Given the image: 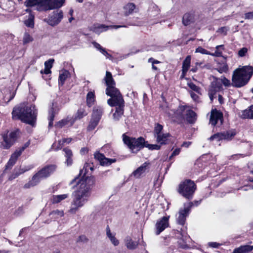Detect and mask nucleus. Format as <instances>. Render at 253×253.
<instances>
[{
    "label": "nucleus",
    "mask_w": 253,
    "mask_h": 253,
    "mask_svg": "<svg viewBox=\"0 0 253 253\" xmlns=\"http://www.w3.org/2000/svg\"><path fill=\"white\" fill-rule=\"evenodd\" d=\"M170 112L167 113L168 116L172 119L175 118L179 121L186 120L189 123L193 124L197 119L196 113L187 106H180L175 112Z\"/></svg>",
    "instance_id": "20e7f679"
},
{
    "label": "nucleus",
    "mask_w": 253,
    "mask_h": 253,
    "mask_svg": "<svg viewBox=\"0 0 253 253\" xmlns=\"http://www.w3.org/2000/svg\"><path fill=\"white\" fill-rule=\"evenodd\" d=\"M123 137L124 143L128 147L132 153H137L144 147H148L145 139L142 137L136 139L129 137L124 134Z\"/></svg>",
    "instance_id": "39448f33"
},
{
    "label": "nucleus",
    "mask_w": 253,
    "mask_h": 253,
    "mask_svg": "<svg viewBox=\"0 0 253 253\" xmlns=\"http://www.w3.org/2000/svg\"><path fill=\"white\" fill-rule=\"evenodd\" d=\"M169 136V133H162L160 135L156 136L157 142L162 145L165 144L166 143Z\"/></svg>",
    "instance_id": "4c0bfd02"
},
{
    "label": "nucleus",
    "mask_w": 253,
    "mask_h": 253,
    "mask_svg": "<svg viewBox=\"0 0 253 253\" xmlns=\"http://www.w3.org/2000/svg\"><path fill=\"white\" fill-rule=\"evenodd\" d=\"M191 63V56H187L182 64V74L180 76L181 79H183L186 75L187 72L188 71L190 65Z\"/></svg>",
    "instance_id": "bb28decb"
},
{
    "label": "nucleus",
    "mask_w": 253,
    "mask_h": 253,
    "mask_svg": "<svg viewBox=\"0 0 253 253\" xmlns=\"http://www.w3.org/2000/svg\"><path fill=\"white\" fill-rule=\"evenodd\" d=\"M2 8L8 12H12L15 9V3L12 0H4L2 4Z\"/></svg>",
    "instance_id": "2f4dec72"
},
{
    "label": "nucleus",
    "mask_w": 253,
    "mask_h": 253,
    "mask_svg": "<svg viewBox=\"0 0 253 253\" xmlns=\"http://www.w3.org/2000/svg\"><path fill=\"white\" fill-rule=\"evenodd\" d=\"M103 113V109L100 106L94 107L93 109L91 118L93 120L100 121Z\"/></svg>",
    "instance_id": "393cba45"
},
{
    "label": "nucleus",
    "mask_w": 253,
    "mask_h": 253,
    "mask_svg": "<svg viewBox=\"0 0 253 253\" xmlns=\"http://www.w3.org/2000/svg\"><path fill=\"white\" fill-rule=\"evenodd\" d=\"M19 134V130L17 129L10 132L9 134L3 135V142L2 145L4 148H9L16 141Z\"/></svg>",
    "instance_id": "6e6552de"
},
{
    "label": "nucleus",
    "mask_w": 253,
    "mask_h": 253,
    "mask_svg": "<svg viewBox=\"0 0 253 253\" xmlns=\"http://www.w3.org/2000/svg\"><path fill=\"white\" fill-rule=\"evenodd\" d=\"M25 150V147H21L19 150H16L11 156L10 158L16 162L18 158L21 155Z\"/></svg>",
    "instance_id": "c03bdc74"
},
{
    "label": "nucleus",
    "mask_w": 253,
    "mask_h": 253,
    "mask_svg": "<svg viewBox=\"0 0 253 253\" xmlns=\"http://www.w3.org/2000/svg\"><path fill=\"white\" fill-rule=\"evenodd\" d=\"M241 116L243 119H253V105L244 110Z\"/></svg>",
    "instance_id": "72a5a7b5"
},
{
    "label": "nucleus",
    "mask_w": 253,
    "mask_h": 253,
    "mask_svg": "<svg viewBox=\"0 0 253 253\" xmlns=\"http://www.w3.org/2000/svg\"><path fill=\"white\" fill-rule=\"evenodd\" d=\"M87 115V112L84 108H80L78 110L76 118L80 119L86 116Z\"/></svg>",
    "instance_id": "de8ad7c7"
},
{
    "label": "nucleus",
    "mask_w": 253,
    "mask_h": 253,
    "mask_svg": "<svg viewBox=\"0 0 253 253\" xmlns=\"http://www.w3.org/2000/svg\"><path fill=\"white\" fill-rule=\"evenodd\" d=\"M63 17V12L61 10L53 11L52 14L49 16L48 19H44L49 25L55 26L58 25Z\"/></svg>",
    "instance_id": "f8f14e48"
},
{
    "label": "nucleus",
    "mask_w": 253,
    "mask_h": 253,
    "mask_svg": "<svg viewBox=\"0 0 253 253\" xmlns=\"http://www.w3.org/2000/svg\"><path fill=\"white\" fill-rule=\"evenodd\" d=\"M253 250V246L244 245L236 248L232 253H249Z\"/></svg>",
    "instance_id": "c756f323"
},
{
    "label": "nucleus",
    "mask_w": 253,
    "mask_h": 253,
    "mask_svg": "<svg viewBox=\"0 0 253 253\" xmlns=\"http://www.w3.org/2000/svg\"><path fill=\"white\" fill-rule=\"evenodd\" d=\"M193 206L192 202L185 204L183 209H181L177 215L176 221L178 224L183 225L185 223L186 217L188 215L191 208Z\"/></svg>",
    "instance_id": "1a4fd4ad"
},
{
    "label": "nucleus",
    "mask_w": 253,
    "mask_h": 253,
    "mask_svg": "<svg viewBox=\"0 0 253 253\" xmlns=\"http://www.w3.org/2000/svg\"><path fill=\"white\" fill-rule=\"evenodd\" d=\"M89 169H90L91 171L93 170L92 165L88 163H86L84 166V169L82 170L80 172H82L84 169L85 172H87Z\"/></svg>",
    "instance_id": "e2e57ef3"
},
{
    "label": "nucleus",
    "mask_w": 253,
    "mask_h": 253,
    "mask_svg": "<svg viewBox=\"0 0 253 253\" xmlns=\"http://www.w3.org/2000/svg\"><path fill=\"white\" fill-rule=\"evenodd\" d=\"M221 90H222V85L220 80L219 78H215L211 82L209 90V96L211 101L216 97V93Z\"/></svg>",
    "instance_id": "9d476101"
},
{
    "label": "nucleus",
    "mask_w": 253,
    "mask_h": 253,
    "mask_svg": "<svg viewBox=\"0 0 253 253\" xmlns=\"http://www.w3.org/2000/svg\"><path fill=\"white\" fill-rule=\"evenodd\" d=\"M223 115L221 112L216 109L212 110L210 117V124L214 126L216 125L220 126L222 124Z\"/></svg>",
    "instance_id": "4468645a"
},
{
    "label": "nucleus",
    "mask_w": 253,
    "mask_h": 253,
    "mask_svg": "<svg viewBox=\"0 0 253 253\" xmlns=\"http://www.w3.org/2000/svg\"><path fill=\"white\" fill-rule=\"evenodd\" d=\"M188 86L193 91H195V92L197 93L200 92V88L197 85H196L192 83H189L188 84Z\"/></svg>",
    "instance_id": "4d7b16f0"
},
{
    "label": "nucleus",
    "mask_w": 253,
    "mask_h": 253,
    "mask_svg": "<svg viewBox=\"0 0 253 253\" xmlns=\"http://www.w3.org/2000/svg\"><path fill=\"white\" fill-rule=\"evenodd\" d=\"M106 235L111 241L114 237H115V234L112 233L109 227L106 229Z\"/></svg>",
    "instance_id": "bf43d9fd"
},
{
    "label": "nucleus",
    "mask_w": 253,
    "mask_h": 253,
    "mask_svg": "<svg viewBox=\"0 0 253 253\" xmlns=\"http://www.w3.org/2000/svg\"><path fill=\"white\" fill-rule=\"evenodd\" d=\"M21 174L19 169L17 170L16 169H14L13 172L11 174V175L9 177L8 179L10 180H12L17 177H18L19 175Z\"/></svg>",
    "instance_id": "603ef678"
},
{
    "label": "nucleus",
    "mask_w": 253,
    "mask_h": 253,
    "mask_svg": "<svg viewBox=\"0 0 253 253\" xmlns=\"http://www.w3.org/2000/svg\"><path fill=\"white\" fill-rule=\"evenodd\" d=\"M220 80V82L222 83V85L223 84L225 86H229L230 85L231 83L229 80L226 79L224 77H221L219 78Z\"/></svg>",
    "instance_id": "5fc2aeb1"
},
{
    "label": "nucleus",
    "mask_w": 253,
    "mask_h": 253,
    "mask_svg": "<svg viewBox=\"0 0 253 253\" xmlns=\"http://www.w3.org/2000/svg\"><path fill=\"white\" fill-rule=\"evenodd\" d=\"M63 151L65 152V156L66 158L73 157L72 152L71 150H70V149H69L68 148H66L63 149Z\"/></svg>",
    "instance_id": "052dcab7"
},
{
    "label": "nucleus",
    "mask_w": 253,
    "mask_h": 253,
    "mask_svg": "<svg viewBox=\"0 0 253 253\" xmlns=\"http://www.w3.org/2000/svg\"><path fill=\"white\" fill-rule=\"evenodd\" d=\"M65 0H46V11L61 7Z\"/></svg>",
    "instance_id": "aec40b11"
},
{
    "label": "nucleus",
    "mask_w": 253,
    "mask_h": 253,
    "mask_svg": "<svg viewBox=\"0 0 253 253\" xmlns=\"http://www.w3.org/2000/svg\"><path fill=\"white\" fill-rule=\"evenodd\" d=\"M34 15L31 13L28 16V18L25 21V24L28 27L33 28L34 26Z\"/></svg>",
    "instance_id": "ea45409f"
},
{
    "label": "nucleus",
    "mask_w": 253,
    "mask_h": 253,
    "mask_svg": "<svg viewBox=\"0 0 253 253\" xmlns=\"http://www.w3.org/2000/svg\"><path fill=\"white\" fill-rule=\"evenodd\" d=\"M228 29L226 27H222L218 29L217 32L219 33L224 36L226 35Z\"/></svg>",
    "instance_id": "680f3d73"
},
{
    "label": "nucleus",
    "mask_w": 253,
    "mask_h": 253,
    "mask_svg": "<svg viewBox=\"0 0 253 253\" xmlns=\"http://www.w3.org/2000/svg\"><path fill=\"white\" fill-rule=\"evenodd\" d=\"M126 27L122 25L106 26L104 24H95L91 27V30L94 33L99 34L100 33L107 31L109 28H113L118 29L121 27Z\"/></svg>",
    "instance_id": "f3484780"
},
{
    "label": "nucleus",
    "mask_w": 253,
    "mask_h": 253,
    "mask_svg": "<svg viewBox=\"0 0 253 253\" xmlns=\"http://www.w3.org/2000/svg\"><path fill=\"white\" fill-rule=\"evenodd\" d=\"M160 10L158 6L155 4H152L150 7L149 14L150 17H155L160 14Z\"/></svg>",
    "instance_id": "e433bc0d"
},
{
    "label": "nucleus",
    "mask_w": 253,
    "mask_h": 253,
    "mask_svg": "<svg viewBox=\"0 0 253 253\" xmlns=\"http://www.w3.org/2000/svg\"><path fill=\"white\" fill-rule=\"evenodd\" d=\"M93 177L82 178L78 182V189L72 193V200L69 212L76 213L80 208L84 206L90 195V190L94 183Z\"/></svg>",
    "instance_id": "f257e3e1"
},
{
    "label": "nucleus",
    "mask_w": 253,
    "mask_h": 253,
    "mask_svg": "<svg viewBox=\"0 0 253 253\" xmlns=\"http://www.w3.org/2000/svg\"><path fill=\"white\" fill-rule=\"evenodd\" d=\"M180 148H176L173 151V152L172 153L171 155H170V156L169 157V160H171V158L174 157V156H176L178 155H179V154L180 153Z\"/></svg>",
    "instance_id": "69168bd1"
},
{
    "label": "nucleus",
    "mask_w": 253,
    "mask_h": 253,
    "mask_svg": "<svg viewBox=\"0 0 253 253\" xmlns=\"http://www.w3.org/2000/svg\"><path fill=\"white\" fill-rule=\"evenodd\" d=\"M149 163L145 162L141 166L138 167L135 170H134L132 175L135 178H139L143 174L145 173L146 171L147 170Z\"/></svg>",
    "instance_id": "5701e85b"
},
{
    "label": "nucleus",
    "mask_w": 253,
    "mask_h": 253,
    "mask_svg": "<svg viewBox=\"0 0 253 253\" xmlns=\"http://www.w3.org/2000/svg\"><path fill=\"white\" fill-rule=\"evenodd\" d=\"M53 59H50L44 62V67L49 70L52 68L53 63L54 62Z\"/></svg>",
    "instance_id": "6e6d98bb"
},
{
    "label": "nucleus",
    "mask_w": 253,
    "mask_h": 253,
    "mask_svg": "<svg viewBox=\"0 0 253 253\" xmlns=\"http://www.w3.org/2000/svg\"><path fill=\"white\" fill-rule=\"evenodd\" d=\"M3 93L4 94V100L8 102L14 97L16 93V89L13 90L10 88L4 89L3 90Z\"/></svg>",
    "instance_id": "c85d7f7f"
},
{
    "label": "nucleus",
    "mask_w": 253,
    "mask_h": 253,
    "mask_svg": "<svg viewBox=\"0 0 253 253\" xmlns=\"http://www.w3.org/2000/svg\"><path fill=\"white\" fill-rule=\"evenodd\" d=\"M64 143L62 142V140H60L58 141L57 143H54L52 144V149L55 151H57L61 149Z\"/></svg>",
    "instance_id": "8fccbe9b"
},
{
    "label": "nucleus",
    "mask_w": 253,
    "mask_h": 253,
    "mask_svg": "<svg viewBox=\"0 0 253 253\" xmlns=\"http://www.w3.org/2000/svg\"><path fill=\"white\" fill-rule=\"evenodd\" d=\"M228 65L225 63H223L220 64V65L218 66L217 70L220 73L223 72H226L228 71Z\"/></svg>",
    "instance_id": "3c124183"
},
{
    "label": "nucleus",
    "mask_w": 253,
    "mask_h": 253,
    "mask_svg": "<svg viewBox=\"0 0 253 253\" xmlns=\"http://www.w3.org/2000/svg\"><path fill=\"white\" fill-rule=\"evenodd\" d=\"M196 52L200 53L203 54H207V55H211V53L207 50L206 49L203 48V47L201 46H199L196 49Z\"/></svg>",
    "instance_id": "864d4df0"
},
{
    "label": "nucleus",
    "mask_w": 253,
    "mask_h": 253,
    "mask_svg": "<svg viewBox=\"0 0 253 253\" xmlns=\"http://www.w3.org/2000/svg\"><path fill=\"white\" fill-rule=\"evenodd\" d=\"M33 41L32 37L28 33H24L23 38V44H26Z\"/></svg>",
    "instance_id": "a18cd8bd"
},
{
    "label": "nucleus",
    "mask_w": 253,
    "mask_h": 253,
    "mask_svg": "<svg viewBox=\"0 0 253 253\" xmlns=\"http://www.w3.org/2000/svg\"><path fill=\"white\" fill-rule=\"evenodd\" d=\"M248 52V49L246 47H243L238 51V55L240 57H244Z\"/></svg>",
    "instance_id": "13d9d810"
},
{
    "label": "nucleus",
    "mask_w": 253,
    "mask_h": 253,
    "mask_svg": "<svg viewBox=\"0 0 253 253\" xmlns=\"http://www.w3.org/2000/svg\"><path fill=\"white\" fill-rule=\"evenodd\" d=\"M37 114L35 105H28L25 103H21L14 107L12 112L13 119H19L31 125H33L36 121Z\"/></svg>",
    "instance_id": "f03ea898"
},
{
    "label": "nucleus",
    "mask_w": 253,
    "mask_h": 253,
    "mask_svg": "<svg viewBox=\"0 0 253 253\" xmlns=\"http://www.w3.org/2000/svg\"><path fill=\"white\" fill-rule=\"evenodd\" d=\"M99 122V121L91 119L89 124L87 127V129L88 130H92L94 129L98 125Z\"/></svg>",
    "instance_id": "49530a36"
},
{
    "label": "nucleus",
    "mask_w": 253,
    "mask_h": 253,
    "mask_svg": "<svg viewBox=\"0 0 253 253\" xmlns=\"http://www.w3.org/2000/svg\"><path fill=\"white\" fill-rule=\"evenodd\" d=\"M56 166L55 165H51L44 167L38 172L41 175V177L45 178L52 173L56 170Z\"/></svg>",
    "instance_id": "6ab92c4d"
},
{
    "label": "nucleus",
    "mask_w": 253,
    "mask_h": 253,
    "mask_svg": "<svg viewBox=\"0 0 253 253\" xmlns=\"http://www.w3.org/2000/svg\"><path fill=\"white\" fill-rule=\"evenodd\" d=\"M163 128V127L161 125L157 124L156 125L154 129V135L155 137H156V136L160 135L162 133H161V131Z\"/></svg>",
    "instance_id": "09e8293b"
},
{
    "label": "nucleus",
    "mask_w": 253,
    "mask_h": 253,
    "mask_svg": "<svg viewBox=\"0 0 253 253\" xmlns=\"http://www.w3.org/2000/svg\"><path fill=\"white\" fill-rule=\"evenodd\" d=\"M216 50L214 53H211V55L215 57H220L222 56V50L224 49V45H217L215 47Z\"/></svg>",
    "instance_id": "37998d69"
},
{
    "label": "nucleus",
    "mask_w": 253,
    "mask_h": 253,
    "mask_svg": "<svg viewBox=\"0 0 253 253\" xmlns=\"http://www.w3.org/2000/svg\"><path fill=\"white\" fill-rule=\"evenodd\" d=\"M60 108L57 106V103H52V106L50 108L48 111V119L49 120V127L53 126V121L54 119L55 115L58 113Z\"/></svg>",
    "instance_id": "a211bd4d"
},
{
    "label": "nucleus",
    "mask_w": 253,
    "mask_h": 253,
    "mask_svg": "<svg viewBox=\"0 0 253 253\" xmlns=\"http://www.w3.org/2000/svg\"><path fill=\"white\" fill-rule=\"evenodd\" d=\"M94 155V158L96 160H98L100 162V164L103 166L110 165L112 163L116 162V159H107L105 158L103 154L99 152L95 153Z\"/></svg>",
    "instance_id": "412c9836"
},
{
    "label": "nucleus",
    "mask_w": 253,
    "mask_h": 253,
    "mask_svg": "<svg viewBox=\"0 0 253 253\" xmlns=\"http://www.w3.org/2000/svg\"><path fill=\"white\" fill-rule=\"evenodd\" d=\"M169 216H164L158 220L155 225L156 234L159 235L166 228L169 226Z\"/></svg>",
    "instance_id": "dca6fc26"
},
{
    "label": "nucleus",
    "mask_w": 253,
    "mask_h": 253,
    "mask_svg": "<svg viewBox=\"0 0 253 253\" xmlns=\"http://www.w3.org/2000/svg\"><path fill=\"white\" fill-rule=\"evenodd\" d=\"M16 162L10 158L5 167L6 169H10L15 164Z\"/></svg>",
    "instance_id": "0e129e2a"
},
{
    "label": "nucleus",
    "mask_w": 253,
    "mask_h": 253,
    "mask_svg": "<svg viewBox=\"0 0 253 253\" xmlns=\"http://www.w3.org/2000/svg\"><path fill=\"white\" fill-rule=\"evenodd\" d=\"M253 75V67L251 66H245L237 69L232 76V85L237 87H241L246 85Z\"/></svg>",
    "instance_id": "7ed1b4c3"
},
{
    "label": "nucleus",
    "mask_w": 253,
    "mask_h": 253,
    "mask_svg": "<svg viewBox=\"0 0 253 253\" xmlns=\"http://www.w3.org/2000/svg\"><path fill=\"white\" fill-rule=\"evenodd\" d=\"M208 245L209 247L213 248H217L219 246H220V244L217 242H209L208 243Z\"/></svg>",
    "instance_id": "338daca9"
},
{
    "label": "nucleus",
    "mask_w": 253,
    "mask_h": 253,
    "mask_svg": "<svg viewBox=\"0 0 253 253\" xmlns=\"http://www.w3.org/2000/svg\"><path fill=\"white\" fill-rule=\"evenodd\" d=\"M43 178V177H41V175L38 172L33 175L31 180L24 185V187L25 188H30L32 187H34L37 185L41 179Z\"/></svg>",
    "instance_id": "b1692460"
},
{
    "label": "nucleus",
    "mask_w": 253,
    "mask_h": 253,
    "mask_svg": "<svg viewBox=\"0 0 253 253\" xmlns=\"http://www.w3.org/2000/svg\"><path fill=\"white\" fill-rule=\"evenodd\" d=\"M75 121V119L72 117H67L66 118L62 119L59 121L56 124V126L58 128H62L66 126L70 127L73 126Z\"/></svg>",
    "instance_id": "4be33fe9"
},
{
    "label": "nucleus",
    "mask_w": 253,
    "mask_h": 253,
    "mask_svg": "<svg viewBox=\"0 0 253 253\" xmlns=\"http://www.w3.org/2000/svg\"><path fill=\"white\" fill-rule=\"evenodd\" d=\"M124 242L125 246L128 250H135L138 246V242L133 241L129 236L126 237L124 240Z\"/></svg>",
    "instance_id": "a878e982"
},
{
    "label": "nucleus",
    "mask_w": 253,
    "mask_h": 253,
    "mask_svg": "<svg viewBox=\"0 0 253 253\" xmlns=\"http://www.w3.org/2000/svg\"><path fill=\"white\" fill-rule=\"evenodd\" d=\"M245 19H253V11L247 12L245 14Z\"/></svg>",
    "instance_id": "774afa93"
},
{
    "label": "nucleus",
    "mask_w": 253,
    "mask_h": 253,
    "mask_svg": "<svg viewBox=\"0 0 253 253\" xmlns=\"http://www.w3.org/2000/svg\"><path fill=\"white\" fill-rule=\"evenodd\" d=\"M106 94L111 97L107 100L109 105H114V103L124 101L123 96L118 88L115 86H109L106 89Z\"/></svg>",
    "instance_id": "0eeeda50"
},
{
    "label": "nucleus",
    "mask_w": 253,
    "mask_h": 253,
    "mask_svg": "<svg viewBox=\"0 0 253 253\" xmlns=\"http://www.w3.org/2000/svg\"><path fill=\"white\" fill-rule=\"evenodd\" d=\"M114 105H110V106H115L116 110L114 113L113 115V118L114 121H118L121 118L124 113V107H125V101L122 102H118L117 103H114Z\"/></svg>",
    "instance_id": "2eb2a0df"
},
{
    "label": "nucleus",
    "mask_w": 253,
    "mask_h": 253,
    "mask_svg": "<svg viewBox=\"0 0 253 253\" xmlns=\"http://www.w3.org/2000/svg\"><path fill=\"white\" fill-rule=\"evenodd\" d=\"M106 84L107 85V87H109V86H115L116 84L112 78V74L109 72H106V76L105 78Z\"/></svg>",
    "instance_id": "c9c22d12"
},
{
    "label": "nucleus",
    "mask_w": 253,
    "mask_h": 253,
    "mask_svg": "<svg viewBox=\"0 0 253 253\" xmlns=\"http://www.w3.org/2000/svg\"><path fill=\"white\" fill-rule=\"evenodd\" d=\"M69 197L68 194H64L62 195H53L51 201L52 204H57L61 201Z\"/></svg>",
    "instance_id": "f704fd0d"
},
{
    "label": "nucleus",
    "mask_w": 253,
    "mask_h": 253,
    "mask_svg": "<svg viewBox=\"0 0 253 253\" xmlns=\"http://www.w3.org/2000/svg\"><path fill=\"white\" fill-rule=\"evenodd\" d=\"M236 131L235 129H231L222 133H217L210 137L211 140H230L236 135Z\"/></svg>",
    "instance_id": "9b49d317"
},
{
    "label": "nucleus",
    "mask_w": 253,
    "mask_h": 253,
    "mask_svg": "<svg viewBox=\"0 0 253 253\" xmlns=\"http://www.w3.org/2000/svg\"><path fill=\"white\" fill-rule=\"evenodd\" d=\"M70 76V72L66 70H62L59 72L58 84L59 86H62L67 78Z\"/></svg>",
    "instance_id": "cd10ccee"
},
{
    "label": "nucleus",
    "mask_w": 253,
    "mask_h": 253,
    "mask_svg": "<svg viewBox=\"0 0 253 253\" xmlns=\"http://www.w3.org/2000/svg\"><path fill=\"white\" fill-rule=\"evenodd\" d=\"M196 189V185L190 179H186L181 182L178 186V192L187 199H191Z\"/></svg>",
    "instance_id": "423d86ee"
},
{
    "label": "nucleus",
    "mask_w": 253,
    "mask_h": 253,
    "mask_svg": "<svg viewBox=\"0 0 253 253\" xmlns=\"http://www.w3.org/2000/svg\"><path fill=\"white\" fill-rule=\"evenodd\" d=\"M50 215L54 219H58L64 215V212L62 210H56L50 212Z\"/></svg>",
    "instance_id": "79ce46f5"
},
{
    "label": "nucleus",
    "mask_w": 253,
    "mask_h": 253,
    "mask_svg": "<svg viewBox=\"0 0 253 253\" xmlns=\"http://www.w3.org/2000/svg\"><path fill=\"white\" fill-rule=\"evenodd\" d=\"M95 101V95L94 91H89L86 95V104L88 107L92 106Z\"/></svg>",
    "instance_id": "473e14b6"
},
{
    "label": "nucleus",
    "mask_w": 253,
    "mask_h": 253,
    "mask_svg": "<svg viewBox=\"0 0 253 253\" xmlns=\"http://www.w3.org/2000/svg\"><path fill=\"white\" fill-rule=\"evenodd\" d=\"M92 44L93 45L94 47L96 48L98 51H99L103 55L106 56L107 58H109L111 60L112 59V56L111 55L109 54L105 48H103L101 46L100 44L98 43L97 42H92Z\"/></svg>",
    "instance_id": "7c9ffc66"
},
{
    "label": "nucleus",
    "mask_w": 253,
    "mask_h": 253,
    "mask_svg": "<svg viewBox=\"0 0 253 253\" xmlns=\"http://www.w3.org/2000/svg\"><path fill=\"white\" fill-rule=\"evenodd\" d=\"M192 19L193 16L191 14L189 13H185L183 16V24L185 26L189 25L190 23L192 21Z\"/></svg>",
    "instance_id": "a19ab883"
},
{
    "label": "nucleus",
    "mask_w": 253,
    "mask_h": 253,
    "mask_svg": "<svg viewBox=\"0 0 253 253\" xmlns=\"http://www.w3.org/2000/svg\"><path fill=\"white\" fill-rule=\"evenodd\" d=\"M46 0H26L24 4L27 7L36 6L38 11H46Z\"/></svg>",
    "instance_id": "ddd939ff"
},
{
    "label": "nucleus",
    "mask_w": 253,
    "mask_h": 253,
    "mask_svg": "<svg viewBox=\"0 0 253 253\" xmlns=\"http://www.w3.org/2000/svg\"><path fill=\"white\" fill-rule=\"evenodd\" d=\"M135 9V5L133 3H128L124 7V12L126 15L131 14Z\"/></svg>",
    "instance_id": "58836bf2"
}]
</instances>
